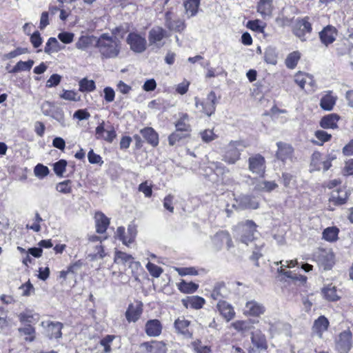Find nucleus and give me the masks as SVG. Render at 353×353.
I'll return each mask as SVG.
<instances>
[{"label":"nucleus","instance_id":"obj_41","mask_svg":"<svg viewBox=\"0 0 353 353\" xmlns=\"http://www.w3.org/2000/svg\"><path fill=\"white\" fill-rule=\"evenodd\" d=\"M188 121V115L187 114H182L179 119L175 123L176 130L190 135L192 129Z\"/></svg>","mask_w":353,"mask_h":353},{"label":"nucleus","instance_id":"obj_8","mask_svg":"<svg viewBox=\"0 0 353 353\" xmlns=\"http://www.w3.org/2000/svg\"><path fill=\"white\" fill-rule=\"evenodd\" d=\"M212 248L215 251L220 250L224 244L229 250L234 246L230 234L227 231H220L216 233L211 239Z\"/></svg>","mask_w":353,"mask_h":353},{"label":"nucleus","instance_id":"obj_47","mask_svg":"<svg viewBox=\"0 0 353 353\" xmlns=\"http://www.w3.org/2000/svg\"><path fill=\"white\" fill-rule=\"evenodd\" d=\"M115 339L114 335H106L103 337L100 341L99 345L103 347L101 353H110L112 351L111 345Z\"/></svg>","mask_w":353,"mask_h":353},{"label":"nucleus","instance_id":"obj_39","mask_svg":"<svg viewBox=\"0 0 353 353\" xmlns=\"http://www.w3.org/2000/svg\"><path fill=\"white\" fill-rule=\"evenodd\" d=\"M47 333L50 338H60L61 336L62 324L59 322H46Z\"/></svg>","mask_w":353,"mask_h":353},{"label":"nucleus","instance_id":"obj_45","mask_svg":"<svg viewBox=\"0 0 353 353\" xmlns=\"http://www.w3.org/2000/svg\"><path fill=\"white\" fill-rule=\"evenodd\" d=\"M179 290L185 294H191L195 292L198 288L199 285L193 283V282H186L184 280H182L180 283H178Z\"/></svg>","mask_w":353,"mask_h":353},{"label":"nucleus","instance_id":"obj_53","mask_svg":"<svg viewBox=\"0 0 353 353\" xmlns=\"http://www.w3.org/2000/svg\"><path fill=\"white\" fill-rule=\"evenodd\" d=\"M188 134L184 133L181 131L176 130L175 132H172L168 137V142L170 145H174L180 140L188 137Z\"/></svg>","mask_w":353,"mask_h":353},{"label":"nucleus","instance_id":"obj_24","mask_svg":"<svg viewBox=\"0 0 353 353\" xmlns=\"http://www.w3.org/2000/svg\"><path fill=\"white\" fill-rule=\"evenodd\" d=\"M251 341L253 346L259 351L266 350L268 348L266 337L261 330H256L252 333Z\"/></svg>","mask_w":353,"mask_h":353},{"label":"nucleus","instance_id":"obj_13","mask_svg":"<svg viewBox=\"0 0 353 353\" xmlns=\"http://www.w3.org/2000/svg\"><path fill=\"white\" fill-rule=\"evenodd\" d=\"M166 37V32L162 28L157 26L152 28L148 33V40L150 46L157 48H161L164 43L163 39Z\"/></svg>","mask_w":353,"mask_h":353},{"label":"nucleus","instance_id":"obj_19","mask_svg":"<svg viewBox=\"0 0 353 353\" xmlns=\"http://www.w3.org/2000/svg\"><path fill=\"white\" fill-rule=\"evenodd\" d=\"M165 26L170 30L181 32L185 28V22L183 20L176 19L172 13H167L165 15Z\"/></svg>","mask_w":353,"mask_h":353},{"label":"nucleus","instance_id":"obj_64","mask_svg":"<svg viewBox=\"0 0 353 353\" xmlns=\"http://www.w3.org/2000/svg\"><path fill=\"white\" fill-rule=\"evenodd\" d=\"M66 161L61 159L54 165V171L57 176H62L65 171Z\"/></svg>","mask_w":353,"mask_h":353},{"label":"nucleus","instance_id":"obj_11","mask_svg":"<svg viewBox=\"0 0 353 353\" xmlns=\"http://www.w3.org/2000/svg\"><path fill=\"white\" fill-rule=\"evenodd\" d=\"M136 236L137 229L134 225H129L127 232L125 228L119 227L115 232V236L128 246L134 241Z\"/></svg>","mask_w":353,"mask_h":353},{"label":"nucleus","instance_id":"obj_20","mask_svg":"<svg viewBox=\"0 0 353 353\" xmlns=\"http://www.w3.org/2000/svg\"><path fill=\"white\" fill-rule=\"evenodd\" d=\"M163 326L158 319L149 320L145 323V332L148 336H159L162 332Z\"/></svg>","mask_w":353,"mask_h":353},{"label":"nucleus","instance_id":"obj_61","mask_svg":"<svg viewBox=\"0 0 353 353\" xmlns=\"http://www.w3.org/2000/svg\"><path fill=\"white\" fill-rule=\"evenodd\" d=\"M27 52V50L22 48H17V49L4 54L2 57L3 60H8L15 58L21 54H23Z\"/></svg>","mask_w":353,"mask_h":353},{"label":"nucleus","instance_id":"obj_54","mask_svg":"<svg viewBox=\"0 0 353 353\" xmlns=\"http://www.w3.org/2000/svg\"><path fill=\"white\" fill-rule=\"evenodd\" d=\"M264 322L269 325V328L268 331L270 334L272 336H274L275 334L279 332L280 328L283 326V323L280 321H275L272 322L270 319H265Z\"/></svg>","mask_w":353,"mask_h":353},{"label":"nucleus","instance_id":"obj_56","mask_svg":"<svg viewBox=\"0 0 353 353\" xmlns=\"http://www.w3.org/2000/svg\"><path fill=\"white\" fill-rule=\"evenodd\" d=\"M314 135L319 141V143H317L319 145H322L324 143L329 141L332 138V135L322 130H316Z\"/></svg>","mask_w":353,"mask_h":353},{"label":"nucleus","instance_id":"obj_38","mask_svg":"<svg viewBox=\"0 0 353 353\" xmlns=\"http://www.w3.org/2000/svg\"><path fill=\"white\" fill-rule=\"evenodd\" d=\"M322 293L324 298L329 301H336L340 299L336 288L332 284H328L324 287L322 290Z\"/></svg>","mask_w":353,"mask_h":353},{"label":"nucleus","instance_id":"obj_58","mask_svg":"<svg viewBox=\"0 0 353 353\" xmlns=\"http://www.w3.org/2000/svg\"><path fill=\"white\" fill-rule=\"evenodd\" d=\"M200 136L203 141L205 143L214 141L217 138V135L213 132L212 130H205L200 132Z\"/></svg>","mask_w":353,"mask_h":353},{"label":"nucleus","instance_id":"obj_2","mask_svg":"<svg viewBox=\"0 0 353 353\" xmlns=\"http://www.w3.org/2000/svg\"><path fill=\"white\" fill-rule=\"evenodd\" d=\"M256 228L257 225L254 221L246 220L235 225L233 231L234 234L239 238L241 242L248 245L254 240Z\"/></svg>","mask_w":353,"mask_h":353},{"label":"nucleus","instance_id":"obj_57","mask_svg":"<svg viewBox=\"0 0 353 353\" xmlns=\"http://www.w3.org/2000/svg\"><path fill=\"white\" fill-rule=\"evenodd\" d=\"M34 174L39 179H43L49 174V169L42 164H37L34 168Z\"/></svg>","mask_w":353,"mask_h":353},{"label":"nucleus","instance_id":"obj_36","mask_svg":"<svg viewBox=\"0 0 353 353\" xmlns=\"http://www.w3.org/2000/svg\"><path fill=\"white\" fill-rule=\"evenodd\" d=\"M278 187L274 181H258L254 188L255 191L270 192Z\"/></svg>","mask_w":353,"mask_h":353},{"label":"nucleus","instance_id":"obj_3","mask_svg":"<svg viewBox=\"0 0 353 353\" xmlns=\"http://www.w3.org/2000/svg\"><path fill=\"white\" fill-rule=\"evenodd\" d=\"M125 41L130 50L136 54L144 52L148 48V41L144 32H131L127 35Z\"/></svg>","mask_w":353,"mask_h":353},{"label":"nucleus","instance_id":"obj_49","mask_svg":"<svg viewBox=\"0 0 353 353\" xmlns=\"http://www.w3.org/2000/svg\"><path fill=\"white\" fill-rule=\"evenodd\" d=\"M79 91L84 92H90L96 89L95 83L93 80H89L87 78L82 79L79 82Z\"/></svg>","mask_w":353,"mask_h":353},{"label":"nucleus","instance_id":"obj_1","mask_svg":"<svg viewBox=\"0 0 353 353\" xmlns=\"http://www.w3.org/2000/svg\"><path fill=\"white\" fill-rule=\"evenodd\" d=\"M121 41L116 36H110L107 33L102 34L96 41L102 59H115L121 51Z\"/></svg>","mask_w":353,"mask_h":353},{"label":"nucleus","instance_id":"obj_44","mask_svg":"<svg viewBox=\"0 0 353 353\" xmlns=\"http://www.w3.org/2000/svg\"><path fill=\"white\" fill-rule=\"evenodd\" d=\"M94 41V37L92 36L82 35L75 43V47L81 50H85L91 46Z\"/></svg>","mask_w":353,"mask_h":353},{"label":"nucleus","instance_id":"obj_34","mask_svg":"<svg viewBox=\"0 0 353 353\" xmlns=\"http://www.w3.org/2000/svg\"><path fill=\"white\" fill-rule=\"evenodd\" d=\"M339 229L336 226L327 227L322 232V239L327 242L333 243L338 240Z\"/></svg>","mask_w":353,"mask_h":353},{"label":"nucleus","instance_id":"obj_29","mask_svg":"<svg viewBox=\"0 0 353 353\" xmlns=\"http://www.w3.org/2000/svg\"><path fill=\"white\" fill-rule=\"evenodd\" d=\"M328 326L329 321L324 316H321L315 320L312 327V330L315 334L321 338L323 334L327 330Z\"/></svg>","mask_w":353,"mask_h":353},{"label":"nucleus","instance_id":"obj_27","mask_svg":"<svg viewBox=\"0 0 353 353\" xmlns=\"http://www.w3.org/2000/svg\"><path fill=\"white\" fill-rule=\"evenodd\" d=\"M348 198L346 188H339L332 192L329 201L335 205H341L345 203Z\"/></svg>","mask_w":353,"mask_h":353},{"label":"nucleus","instance_id":"obj_28","mask_svg":"<svg viewBox=\"0 0 353 353\" xmlns=\"http://www.w3.org/2000/svg\"><path fill=\"white\" fill-rule=\"evenodd\" d=\"M257 12L263 19L271 17L274 9L271 0H259L257 4Z\"/></svg>","mask_w":353,"mask_h":353},{"label":"nucleus","instance_id":"obj_17","mask_svg":"<svg viewBox=\"0 0 353 353\" xmlns=\"http://www.w3.org/2000/svg\"><path fill=\"white\" fill-rule=\"evenodd\" d=\"M276 146L278 148L276 153L277 159L283 162L292 159L294 149L290 144L279 141L276 143Z\"/></svg>","mask_w":353,"mask_h":353},{"label":"nucleus","instance_id":"obj_14","mask_svg":"<svg viewBox=\"0 0 353 353\" xmlns=\"http://www.w3.org/2000/svg\"><path fill=\"white\" fill-rule=\"evenodd\" d=\"M249 170L254 174L263 175L265 171V161L263 157L256 154L249 158Z\"/></svg>","mask_w":353,"mask_h":353},{"label":"nucleus","instance_id":"obj_22","mask_svg":"<svg viewBox=\"0 0 353 353\" xmlns=\"http://www.w3.org/2000/svg\"><path fill=\"white\" fill-rule=\"evenodd\" d=\"M312 31V26L307 18H305L296 24L294 32L301 41H305V34Z\"/></svg>","mask_w":353,"mask_h":353},{"label":"nucleus","instance_id":"obj_5","mask_svg":"<svg viewBox=\"0 0 353 353\" xmlns=\"http://www.w3.org/2000/svg\"><path fill=\"white\" fill-rule=\"evenodd\" d=\"M314 256L319 268L323 270H331L335 264V255L332 249H319Z\"/></svg>","mask_w":353,"mask_h":353},{"label":"nucleus","instance_id":"obj_26","mask_svg":"<svg viewBox=\"0 0 353 353\" xmlns=\"http://www.w3.org/2000/svg\"><path fill=\"white\" fill-rule=\"evenodd\" d=\"M234 200L235 203L232 204V206L236 209H243L247 208L257 209L259 208V203H250L252 197L248 195H240L237 198H235Z\"/></svg>","mask_w":353,"mask_h":353},{"label":"nucleus","instance_id":"obj_63","mask_svg":"<svg viewBox=\"0 0 353 353\" xmlns=\"http://www.w3.org/2000/svg\"><path fill=\"white\" fill-rule=\"evenodd\" d=\"M114 90L109 86L104 88L103 89V98L106 103H112L114 101L115 98Z\"/></svg>","mask_w":353,"mask_h":353},{"label":"nucleus","instance_id":"obj_7","mask_svg":"<svg viewBox=\"0 0 353 353\" xmlns=\"http://www.w3.org/2000/svg\"><path fill=\"white\" fill-rule=\"evenodd\" d=\"M266 311L265 305L254 299L248 300L243 308V314L245 316L259 317Z\"/></svg>","mask_w":353,"mask_h":353},{"label":"nucleus","instance_id":"obj_31","mask_svg":"<svg viewBox=\"0 0 353 353\" xmlns=\"http://www.w3.org/2000/svg\"><path fill=\"white\" fill-rule=\"evenodd\" d=\"M182 303L186 308L191 307L193 309L199 310L203 307L205 301L201 296H191L183 299L182 300Z\"/></svg>","mask_w":353,"mask_h":353},{"label":"nucleus","instance_id":"obj_21","mask_svg":"<svg viewBox=\"0 0 353 353\" xmlns=\"http://www.w3.org/2000/svg\"><path fill=\"white\" fill-rule=\"evenodd\" d=\"M337 36L336 29L331 26H327L319 32L321 42L325 46L332 43Z\"/></svg>","mask_w":353,"mask_h":353},{"label":"nucleus","instance_id":"obj_40","mask_svg":"<svg viewBox=\"0 0 353 353\" xmlns=\"http://www.w3.org/2000/svg\"><path fill=\"white\" fill-rule=\"evenodd\" d=\"M18 318L21 323L30 324L38 321L39 315L31 310H26L18 314Z\"/></svg>","mask_w":353,"mask_h":353},{"label":"nucleus","instance_id":"obj_10","mask_svg":"<svg viewBox=\"0 0 353 353\" xmlns=\"http://www.w3.org/2000/svg\"><path fill=\"white\" fill-rule=\"evenodd\" d=\"M294 82L302 90H305L307 92H312L316 89L315 81L312 75L302 72H299L294 75Z\"/></svg>","mask_w":353,"mask_h":353},{"label":"nucleus","instance_id":"obj_12","mask_svg":"<svg viewBox=\"0 0 353 353\" xmlns=\"http://www.w3.org/2000/svg\"><path fill=\"white\" fill-rule=\"evenodd\" d=\"M352 347V332L345 330L336 340V348L340 353H347Z\"/></svg>","mask_w":353,"mask_h":353},{"label":"nucleus","instance_id":"obj_43","mask_svg":"<svg viewBox=\"0 0 353 353\" xmlns=\"http://www.w3.org/2000/svg\"><path fill=\"white\" fill-rule=\"evenodd\" d=\"M63 48L56 38L50 37L46 43L44 52L46 54H50L57 52Z\"/></svg>","mask_w":353,"mask_h":353},{"label":"nucleus","instance_id":"obj_42","mask_svg":"<svg viewBox=\"0 0 353 353\" xmlns=\"http://www.w3.org/2000/svg\"><path fill=\"white\" fill-rule=\"evenodd\" d=\"M185 13L188 17L195 16L198 12L200 0H186L184 1Z\"/></svg>","mask_w":353,"mask_h":353},{"label":"nucleus","instance_id":"obj_9","mask_svg":"<svg viewBox=\"0 0 353 353\" xmlns=\"http://www.w3.org/2000/svg\"><path fill=\"white\" fill-rule=\"evenodd\" d=\"M335 159V156H328L325 159H323L320 152H314L311 159V170L327 171L332 166V161Z\"/></svg>","mask_w":353,"mask_h":353},{"label":"nucleus","instance_id":"obj_33","mask_svg":"<svg viewBox=\"0 0 353 353\" xmlns=\"http://www.w3.org/2000/svg\"><path fill=\"white\" fill-rule=\"evenodd\" d=\"M18 332L20 336L23 337L26 341L32 342L36 338L35 329L30 324L19 327Z\"/></svg>","mask_w":353,"mask_h":353},{"label":"nucleus","instance_id":"obj_30","mask_svg":"<svg viewBox=\"0 0 353 353\" xmlns=\"http://www.w3.org/2000/svg\"><path fill=\"white\" fill-rule=\"evenodd\" d=\"M96 230L97 233L103 234L105 232L109 224V219L102 212H98L94 215Z\"/></svg>","mask_w":353,"mask_h":353},{"label":"nucleus","instance_id":"obj_35","mask_svg":"<svg viewBox=\"0 0 353 353\" xmlns=\"http://www.w3.org/2000/svg\"><path fill=\"white\" fill-rule=\"evenodd\" d=\"M144 345L150 353H167L166 344L163 341H154Z\"/></svg>","mask_w":353,"mask_h":353},{"label":"nucleus","instance_id":"obj_4","mask_svg":"<svg viewBox=\"0 0 353 353\" xmlns=\"http://www.w3.org/2000/svg\"><path fill=\"white\" fill-rule=\"evenodd\" d=\"M244 148L243 141H231L225 148L222 160L228 164H234L240 159L241 152Z\"/></svg>","mask_w":353,"mask_h":353},{"label":"nucleus","instance_id":"obj_59","mask_svg":"<svg viewBox=\"0 0 353 353\" xmlns=\"http://www.w3.org/2000/svg\"><path fill=\"white\" fill-rule=\"evenodd\" d=\"M146 269L150 272V275L155 278L159 277L163 272L161 268L150 263V261L146 265Z\"/></svg>","mask_w":353,"mask_h":353},{"label":"nucleus","instance_id":"obj_6","mask_svg":"<svg viewBox=\"0 0 353 353\" xmlns=\"http://www.w3.org/2000/svg\"><path fill=\"white\" fill-rule=\"evenodd\" d=\"M194 101L196 107L204 114L210 117L214 113L217 102L214 92H210L203 100H201L199 97H194Z\"/></svg>","mask_w":353,"mask_h":353},{"label":"nucleus","instance_id":"obj_18","mask_svg":"<svg viewBox=\"0 0 353 353\" xmlns=\"http://www.w3.org/2000/svg\"><path fill=\"white\" fill-rule=\"evenodd\" d=\"M190 321L181 316L176 319L174 321V328L178 334H180L186 339H191L192 333L189 330Z\"/></svg>","mask_w":353,"mask_h":353},{"label":"nucleus","instance_id":"obj_37","mask_svg":"<svg viewBox=\"0 0 353 353\" xmlns=\"http://www.w3.org/2000/svg\"><path fill=\"white\" fill-rule=\"evenodd\" d=\"M141 134L147 141L153 146L159 144L158 134L152 128H145L141 130Z\"/></svg>","mask_w":353,"mask_h":353},{"label":"nucleus","instance_id":"obj_15","mask_svg":"<svg viewBox=\"0 0 353 353\" xmlns=\"http://www.w3.org/2000/svg\"><path fill=\"white\" fill-rule=\"evenodd\" d=\"M114 261L117 264L128 265L131 268L139 269L141 268V263L135 261L132 255L119 250L115 251Z\"/></svg>","mask_w":353,"mask_h":353},{"label":"nucleus","instance_id":"obj_52","mask_svg":"<svg viewBox=\"0 0 353 353\" xmlns=\"http://www.w3.org/2000/svg\"><path fill=\"white\" fill-rule=\"evenodd\" d=\"M265 61L271 65H276L277 63V53L274 48H269L265 52L264 56Z\"/></svg>","mask_w":353,"mask_h":353},{"label":"nucleus","instance_id":"obj_60","mask_svg":"<svg viewBox=\"0 0 353 353\" xmlns=\"http://www.w3.org/2000/svg\"><path fill=\"white\" fill-rule=\"evenodd\" d=\"M60 97L65 100L71 101H78L80 100V96L74 90H63Z\"/></svg>","mask_w":353,"mask_h":353},{"label":"nucleus","instance_id":"obj_48","mask_svg":"<svg viewBox=\"0 0 353 353\" xmlns=\"http://www.w3.org/2000/svg\"><path fill=\"white\" fill-rule=\"evenodd\" d=\"M34 65V61L28 60L27 61H20L10 70L11 73H17L21 71L30 70Z\"/></svg>","mask_w":353,"mask_h":353},{"label":"nucleus","instance_id":"obj_46","mask_svg":"<svg viewBox=\"0 0 353 353\" xmlns=\"http://www.w3.org/2000/svg\"><path fill=\"white\" fill-rule=\"evenodd\" d=\"M301 59V53L294 51L290 53L285 59V65L290 69H294Z\"/></svg>","mask_w":353,"mask_h":353},{"label":"nucleus","instance_id":"obj_25","mask_svg":"<svg viewBox=\"0 0 353 353\" xmlns=\"http://www.w3.org/2000/svg\"><path fill=\"white\" fill-rule=\"evenodd\" d=\"M340 117L335 113L327 114L321 118L319 125L323 129H337Z\"/></svg>","mask_w":353,"mask_h":353},{"label":"nucleus","instance_id":"obj_32","mask_svg":"<svg viewBox=\"0 0 353 353\" xmlns=\"http://www.w3.org/2000/svg\"><path fill=\"white\" fill-rule=\"evenodd\" d=\"M337 97L332 94V92H327L320 101V107L326 111H330L336 104Z\"/></svg>","mask_w":353,"mask_h":353},{"label":"nucleus","instance_id":"obj_51","mask_svg":"<svg viewBox=\"0 0 353 353\" xmlns=\"http://www.w3.org/2000/svg\"><path fill=\"white\" fill-rule=\"evenodd\" d=\"M250 323L251 321L237 320L231 324V327L238 332H246L250 329Z\"/></svg>","mask_w":353,"mask_h":353},{"label":"nucleus","instance_id":"obj_55","mask_svg":"<svg viewBox=\"0 0 353 353\" xmlns=\"http://www.w3.org/2000/svg\"><path fill=\"white\" fill-rule=\"evenodd\" d=\"M70 180H65L57 184L56 190L62 194H70L72 192V185Z\"/></svg>","mask_w":353,"mask_h":353},{"label":"nucleus","instance_id":"obj_16","mask_svg":"<svg viewBox=\"0 0 353 353\" xmlns=\"http://www.w3.org/2000/svg\"><path fill=\"white\" fill-rule=\"evenodd\" d=\"M143 313V303L140 301H135L130 303L125 312V318L130 322H136L141 317Z\"/></svg>","mask_w":353,"mask_h":353},{"label":"nucleus","instance_id":"obj_23","mask_svg":"<svg viewBox=\"0 0 353 353\" xmlns=\"http://www.w3.org/2000/svg\"><path fill=\"white\" fill-rule=\"evenodd\" d=\"M216 307L220 314L228 322L232 320L235 316V312L232 305L225 301H219Z\"/></svg>","mask_w":353,"mask_h":353},{"label":"nucleus","instance_id":"obj_62","mask_svg":"<svg viewBox=\"0 0 353 353\" xmlns=\"http://www.w3.org/2000/svg\"><path fill=\"white\" fill-rule=\"evenodd\" d=\"M58 39L65 44L71 43L74 37V34L70 32H61L58 36Z\"/></svg>","mask_w":353,"mask_h":353},{"label":"nucleus","instance_id":"obj_50","mask_svg":"<svg viewBox=\"0 0 353 353\" xmlns=\"http://www.w3.org/2000/svg\"><path fill=\"white\" fill-rule=\"evenodd\" d=\"M246 26L252 31L262 33L264 32L266 24L259 19H255L248 21Z\"/></svg>","mask_w":353,"mask_h":353}]
</instances>
